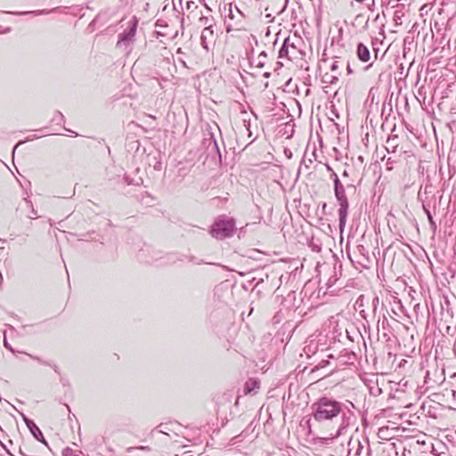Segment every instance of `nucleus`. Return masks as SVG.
<instances>
[{"mask_svg": "<svg viewBox=\"0 0 456 456\" xmlns=\"http://www.w3.org/2000/svg\"><path fill=\"white\" fill-rule=\"evenodd\" d=\"M312 415L318 421L331 420L342 411V404L327 396H322L314 402L312 406Z\"/></svg>", "mask_w": 456, "mask_h": 456, "instance_id": "1", "label": "nucleus"}, {"mask_svg": "<svg viewBox=\"0 0 456 456\" xmlns=\"http://www.w3.org/2000/svg\"><path fill=\"white\" fill-rule=\"evenodd\" d=\"M334 176V192L337 201L338 202L339 208L338 210V220H339V230L342 232L345 229L347 214L349 208L348 200L346 194V190L340 180L336 174Z\"/></svg>", "mask_w": 456, "mask_h": 456, "instance_id": "2", "label": "nucleus"}, {"mask_svg": "<svg viewBox=\"0 0 456 456\" xmlns=\"http://www.w3.org/2000/svg\"><path fill=\"white\" fill-rule=\"evenodd\" d=\"M234 230V220L225 216H222L213 224L210 234L217 240H224L227 237H231L233 234Z\"/></svg>", "mask_w": 456, "mask_h": 456, "instance_id": "3", "label": "nucleus"}, {"mask_svg": "<svg viewBox=\"0 0 456 456\" xmlns=\"http://www.w3.org/2000/svg\"><path fill=\"white\" fill-rule=\"evenodd\" d=\"M137 22L131 21L129 28L118 35L117 47L123 49L126 53L131 52L136 34Z\"/></svg>", "mask_w": 456, "mask_h": 456, "instance_id": "4", "label": "nucleus"}, {"mask_svg": "<svg viewBox=\"0 0 456 456\" xmlns=\"http://www.w3.org/2000/svg\"><path fill=\"white\" fill-rule=\"evenodd\" d=\"M298 53V49L294 42L290 40L289 37H287L282 44L281 48L279 52L280 58H288L291 60L292 58H296L297 53Z\"/></svg>", "mask_w": 456, "mask_h": 456, "instance_id": "5", "label": "nucleus"}, {"mask_svg": "<svg viewBox=\"0 0 456 456\" xmlns=\"http://www.w3.org/2000/svg\"><path fill=\"white\" fill-rule=\"evenodd\" d=\"M21 418L23 421L26 423L27 428L32 434V436L37 440L45 444H46V442L44 438L43 433L41 432L40 428L35 424V422L31 419H29L25 414L21 413Z\"/></svg>", "mask_w": 456, "mask_h": 456, "instance_id": "6", "label": "nucleus"}, {"mask_svg": "<svg viewBox=\"0 0 456 456\" xmlns=\"http://www.w3.org/2000/svg\"><path fill=\"white\" fill-rule=\"evenodd\" d=\"M216 35L213 28L202 29L200 36V45L206 50H209V46L214 45Z\"/></svg>", "mask_w": 456, "mask_h": 456, "instance_id": "7", "label": "nucleus"}, {"mask_svg": "<svg viewBox=\"0 0 456 456\" xmlns=\"http://www.w3.org/2000/svg\"><path fill=\"white\" fill-rule=\"evenodd\" d=\"M260 388V382L256 379H249L243 387L245 395H256Z\"/></svg>", "mask_w": 456, "mask_h": 456, "instance_id": "8", "label": "nucleus"}, {"mask_svg": "<svg viewBox=\"0 0 456 456\" xmlns=\"http://www.w3.org/2000/svg\"><path fill=\"white\" fill-rule=\"evenodd\" d=\"M214 23H215V20L212 15H209V16L202 15L198 20V26L202 27L203 29L213 28Z\"/></svg>", "mask_w": 456, "mask_h": 456, "instance_id": "9", "label": "nucleus"}, {"mask_svg": "<svg viewBox=\"0 0 456 456\" xmlns=\"http://www.w3.org/2000/svg\"><path fill=\"white\" fill-rule=\"evenodd\" d=\"M357 56L364 62L370 60V51L362 43H360L357 45Z\"/></svg>", "mask_w": 456, "mask_h": 456, "instance_id": "10", "label": "nucleus"}, {"mask_svg": "<svg viewBox=\"0 0 456 456\" xmlns=\"http://www.w3.org/2000/svg\"><path fill=\"white\" fill-rule=\"evenodd\" d=\"M31 359L35 360V361H37L38 362H40L41 364L43 365H47L51 368H53L55 372L59 373V367L53 362H47V361H44L43 359H41L40 357L38 356H36V355H32V354H27Z\"/></svg>", "mask_w": 456, "mask_h": 456, "instance_id": "11", "label": "nucleus"}, {"mask_svg": "<svg viewBox=\"0 0 456 456\" xmlns=\"http://www.w3.org/2000/svg\"><path fill=\"white\" fill-rule=\"evenodd\" d=\"M266 58H267V54L265 52L260 53L259 55L255 60L256 66L257 68H263L265 64Z\"/></svg>", "mask_w": 456, "mask_h": 456, "instance_id": "12", "label": "nucleus"}, {"mask_svg": "<svg viewBox=\"0 0 456 456\" xmlns=\"http://www.w3.org/2000/svg\"><path fill=\"white\" fill-rule=\"evenodd\" d=\"M341 67L342 61L339 60H334L330 65V70L335 73L340 74L339 69H341Z\"/></svg>", "mask_w": 456, "mask_h": 456, "instance_id": "13", "label": "nucleus"}, {"mask_svg": "<svg viewBox=\"0 0 456 456\" xmlns=\"http://www.w3.org/2000/svg\"><path fill=\"white\" fill-rule=\"evenodd\" d=\"M62 456H82V452H75L71 448H65L62 451Z\"/></svg>", "mask_w": 456, "mask_h": 456, "instance_id": "14", "label": "nucleus"}, {"mask_svg": "<svg viewBox=\"0 0 456 456\" xmlns=\"http://www.w3.org/2000/svg\"><path fill=\"white\" fill-rule=\"evenodd\" d=\"M423 208L428 216V222H429L431 227L435 230L436 228V224L433 219V216H432L430 211L428 208H426L425 207H423Z\"/></svg>", "mask_w": 456, "mask_h": 456, "instance_id": "15", "label": "nucleus"}, {"mask_svg": "<svg viewBox=\"0 0 456 456\" xmlns=\"http://www.w3.org/2000/svg\"><path fill=\"white\" fill-rule=\"evenodd\" d=\"M346 425H344V424H343V425H341V426L338 428V430L336 431V433H335L334 435H331V437H330V438H324V440H326V441H327V440H329V439H334V438H336V437L339 436L340 435H342L343 430L346 428Z\"/></svg>", "mask_w": 456, "mask_h": 456, "instance_id": "16", "label": "nucleus"}, {"mask_svg": "<svg viewBox=\"0 0 456 456\" xmlns=\"http://www.w3.org/2000/svg\"><path fill=\"white\" fill-rule=\"evenodd\" d=\"M403 16V13L401 11H395L394 13V20L396 25L402 24L401 19Z\"/></svg>", "mask_w": 456, "mask_h": 456, "instance_id": "17", "label": "nucleus"}, {"mask_svg": "<svg viewBox=\"0 0 456 456\" xmlns=\"http://www.w3.org/2000/svg\"><path fill=\"white\" fill-rule=\"evenodd\" d=\"M316 346H312V345L305 346L304 348L305 353L309 355L310 354L315 353Z\"/></svg>", "mask_w": 456, "mask_h": 456, "instance_id": "18", "label": "nucleus"}, {"mask_svg": "<svg viewBox=\"0 0 456 456\" xmlns=\"http://www.w3.org/2000/svg\"><path fill=\"white\" fill-rule=\"evenodd\" d=\"M205 141H206V142H207V141H209V142H209V145H210L211 143H213V148H214V149H216V151H218V145H217V142H216V141L213 138V134H210V138H209V139L205 138Z\"/></svg>", "mask_w": 456, "mask_h": 456, "instance_id": "19", "label": "nucleus"}, {"mask_svg": "<svg viewBox=\"0 0 456 456\" xmlns=\"http://www.w3.org/2000/svg\"><path fill=\"white\" fill-rule=\"evenodd\" d=\"M243 126L248 132V137H251L252 133H251V131L249 129V126H250L249 122L247 121V120H243Z\"/></svg>", "mask_w": 456, "mask_h": 456, "instance_id": "20", "label": "nucleus"}, {"mask_svg": "<svg viewBox=\"0 0 456 456\" xmlns=\"http://www.w3.org/2000/svg\"><path fill=\"white\" fill-rule=\"evenodd\" d=\"M4 345L5 346V348H7L8 350H10L12 353H15L14 349L11 346V345L7 342L6 339L4 340Z\"/></svg>", "mask_w": 456, "mask_h": 456, "instance_id": "21", "label": "nucleus"}, {"mask_svg": "<svg viewBox=\"0 0 456 456\" xmlns=\"http://www.w3.org/2000/svg\"><path fill=\"white\" fill-rule=\"evenodd\" d=\"M191 262L195 263L196 265H201L203 263L202 260H197L195 256H191L189 259Z\"/></svg>", "mask_w": 456, "mask_h": 456, "instance_id": "22", "label": "nucleus"}, {"mask_svg": "<svg viewBox=\"0 0 456 456\" xmlns=\"http://www.w3.org/2000/svg\"><path fill=\"white\" fill-rule=\"evenodd\" d=\"M357 444H358V450H357L356 453H357V454H360V451H362V446L361 445L360 441H357Z\"/></svg>", "mask_w": 456, "mask_h": 456, "instance_id": "23", "label": "nucleus"}, {"mask_svg": "<svg viewBox=\"0 0 456 456\" xmlns=\"http://www.w3.org/2000/svg\"><path fill=\"white\" fill-rule=\"evenodd\" d=\"M28 203L30 206H32V204H31V202H30V201H28ZM31 208H32V209H31V213H32V215H33V216H36V215H37V211L34 209V208H33V207H31Z\"/></svg>", "mask_w": 456, "mask_h": 456, "instance_id": "24", "label": "nucleus"}, {"mask_svg": "<svg viewBox=\"0 0 456 456\" xmlns=\"http://www.w3.org/2000/svg\"><path fill=\"white\" fill-rule=\"evenodd\" d=\"M56 116L59 117L61 119H62L64 118L62 113H61V112H57Z\"/></svg>", "mask_w": 456, "mask_h": 456, "instance_id": "25", "label": "nucleus"}, {"mask_svg": "<svg viewBox=\"0 0 456 456\" xmlns=\"http://www.w3.org/2000/svg\"><path fill=\"white\" fill-rule=\"evenodd\" d=\"M347 71H348V73H352L353 72V70H352V69H351L349 64H347Z\"/></svg>", "mask_w": 456, "mask_h": 456, "instance_id": "26", "label": "nucleus"}, {"mask_svg": "<svg viewBox=\"0 0 456 456\" xmlns=\"http://www.w3.org/2000/svg\"><path fill=\"white\" fill-rule=\"evenodd\" d=\"M264 77H270V72H265V73L264 74Z\"/></svg>", "mask_w": 456, "mask_h": 456, "instance_id": "27", "label": "nucleus"}, {"mask_svg": "<svg viewBox=\"0 0 456 456\" xmlns=\"http://www.w3.org/2000/svg\"><path fill=\"white\" fill-rule=\"evenodd\" d=\"M21 143H22V142H20L19 143H17V144L15 145V147H14V149H13V152L15 151L16 148H18V146H19L20 144H21Z\"/></svg>", "mask_w": 456, "mask_h": 456, "instance_id": "28", "label": "nucleus"}, {"mask_svg": "<svg viewBox=\"0 0 456 456\" xmlns=\"http://www.w3.org/2000/svg\"><path fill=\"white\" fill-rule=\"evenodd\" d=\"M343 176H348V173H347V171H346V170H345V171L343 172Z\"/></svg>", "mask_w": 456, "mask_h": 456, "instance_id": "29", "label": "nucleus"}, {"mask_svg": "<svg viewBox=\"0 0 456 456\" xmlns=\"http://www.w3.org/2000/svg\"><path fill=\"white\" fill-rule=\"evenodd\" d=\"M453 352H454V354L456 355V342H455V345H454Z\"/></svg>", "mask_w": 456, "mask_h": 456, "instance_id": "30", "label": "nucleus"}, {"mask_svg": "<svg viewBox=\"0 0 456 456\" xmlns=\"http://www.w3.org/2000/svg\"><path fill=\"white\" fill-rule=\"evenodd\" d=\"M322 362H323V364H321L322 367H323L328 362L327 361L326 362L322 361Z\"/></svg>", "mask_w": 456, "mask_h": 456, "instance_id": "31", "label": "nucleus"}, {"mask_svg": "<svg viewBox=\"0 0 456 456\" xmlns=\"http://www.w3.org/2000/svg\"><path fill=\"white\" fill-rule=\"evenodd\" d=\"M0 444H1V446H3L5 449V446L4 445V444L1 441H0Z\"/></svg>", "mask_w": 456, "mask_h": 456, "instance_id": "32", "label": "nucleus"}]
</instances>
